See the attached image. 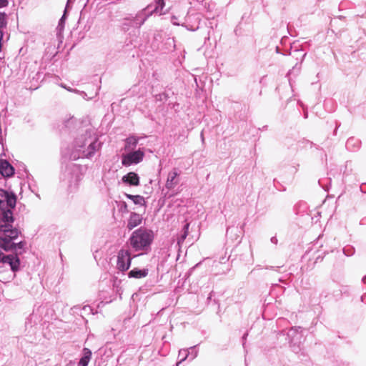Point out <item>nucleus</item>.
Masks as SVG:
<instances>
[{"mask_svg":"<svg viewBox=\"0 0 366 366\" xmlns=\"http://www.w3.org/2000/svg\"><path fill=\"white\" fill-rule=\"evenodd\" d=\"M153 238L152 231L140 227L132 232L129 242L134 251H146L152 244Z\"/></svg>","mask_w":366,"mask_h":366,"instance_id":"nucleus-1","label":"nucleus"},{"mask_svg":"<svg viewBox=\"0 0 366 366\" xmlns=\"http://www.w3.org/2000/svg\"><path fill=\"white\" fill-rule=\"evenodd\" d=\"M100 147L101 144L98 142L97 137H84L82 142L80 139L76 142V150L81 153V157L89 158L92 157L100 149Z\"/></svg>","mask_w":366,"mask_h":366,"instance_id":"nucleus-2","label":"nucleus"},{"mask_svg":"<svg viewBox=\"0 0 366 366\" xmlns=\"http://www.w3.org/2000/svg\"><path fill=\"white\" fill-rule=\"evenodd\" d=\"M132 257L129 250L122 249L117 254V267L119 271L124 272L129 269L132 262Z\"/></svg>","mask_w":366,"mask_h":366,"instance_id":"nucleus-3","label":"nucleus"},{"mask_svg":"<svg viewBox=\"0 0 366 366\" xmlns=\"http://www.w3.org/2000/svg\"><path fill=\"white\" fill-rule=\"evenodd\" d=\"M144 156V152L141 149L129 152L122 156V164L123 166L129 167L132 164H137L142 161Z\"/></svg>","mask_w":366,"mask_h":366,"instance_id":"nucleus-4","label":"nucleus"},{"mask_svg":"<svg viewBox=\"0 0 366 366\" xmlns=\"http://www.w3.org/2000/svg\"><path fill=\"white\" fill-rule=\"evenodd\" d=\"M16 203V195L4 189H0V209L14 208Z\"/></svg>","mask_w":366,"mask_h":366,"instance_id":"nucleus-5","label":"nucleus"},{"mask_svg":"<svg viewBox=\"0 0 366 366\" xmlns=\"http://www.w3.org/2000/svg\"><path fill=\"white\" fill-rule=\"evenodd\" d=\"M301 332V327H299L298 329L292 328L288 332V337L291 338L290 347L295 353H299V352L301 350L300 345V340L302 337Z\"/></svg>","mask_w":366,"mask_h":366,"instance_id":"nucleus-6","label":"nucleus"},{"mask_svg":"<svg viewBox=\"0 0 366 366\" xmlns=\"http://www.w3.org/2000/svg\"><path fill=\"white\" fill-rule=\"evenodd\" d=\"M150 7L151 6L149 5L145 9L139 11L132 19L129 18H125L124 21L132 20L134 23V26L137 28L141 27L147 21V19L154 13V11L147 12V10H149Z\"/></svg>","mask_w":366,"mask_h":366,"instance_id":"nucleus-7","label":"nucleus"},{"mask_svg":"<svg viewBox=\"0 0 366 366\" xmlns=\"http://www.w3.org/2000/svg\"><path fill=\"white\" fill-rule=\"evenodd\" d=\"M12 209L13 208L9 207L4 209H0V229L2 228L11 227V224L14 220L11 211Z\"/></svg>","mask_w":366,"mask_h":366,"instance_id":"nucleus-8","label":"nucleus"},{"mask_svg":"<svg viewBox=\"0 0 366 366\" xmlns=\"http://www.w3.org/2000/svg\"><path fill=\"white\" fill-rule=\"evenodd\" d=\"M178 170L174 168L173 169L169 174L167 177V179L166 182L165 187L168 189H172L174 188L179 183V180L177 179V177L179 176Z\"/></svg>","mask_w":366,"mask_h":366,"instance_id":"nucleus-9","label":"nucleus"},{"mask_svg":"<svg viewBox=\"0 0 366 366\" xmlns=\"http://www.w3.org/2000/svg\"><path fill=\"white\" fill-rule=\"evenodd\" d=\"M123 183L127 184L129 186H138L139 185V175L133 172L127 173L122 178Z\"/></svg>","mask_w":366,"mask_h":366,"instance_id":"nucleus-10","label":"nucleus"},{"mask_svg":"<svg viewBox=\"0 0 366 366\" xmlns=\"http://www.w3.org/2000/svg\"><path fill=\"white\" fill-rule=\"evenodd\" d=\"M142 217L140 214L135 212H132L127 227L129 230H132L133 228L139 225L142 223Z\"/></svg>","mask_w":366,"mask_h":366,"instance_id":"nucleus-11","label":"nucleus"},{"mask_svg":"<svg viewBox=\"0 0 366 366\" xmlns=\"http://www.w3.org/2000/svg\"><path fill=\"white\" fill-rule=\"evenodd\" d=\"M0 173L4 177H11L14 173V169L6 160H4L0 163Z\"/></svg>","mask_w":366,"mask_h":366,"instance_id":"nucleus-12","label":"nucleus"},{"mask_svg":"<svg viewBox=\"0 0 366 366\" xmlns=\"http://www.w3.org/2000/svg\"><path fill=\"white\" fill-rule=\"evenodd\" d=\"M0 232H4V236L8 237L11 240L16 239L20 234V232L16 228L6 227L0 229Z\"/></svg>","mask_w":366,"mask_h":366,"instance_id":"nucleus-13","label":"nucleus"},{"mask_svg":"<svg viewBox=\"0 0 366 366\" xmlns=\"http://www.w3.org/2000/svg\"><path fill=\"white\" fill-rule=\"evenodd\" d=\"M148 269H140L138 268H134L128 273L129 278L140 279L145 277L148 274Z\"/></svg>","mask_w":366,"mask_h":366,"instance_id":"nucleus-14","label":"nucleus"},{"mask_svg":"<svg viewBox=\"0 0 366 366\" xmlns=\"http://www.w3.org/2000/svg\"><path fill=\"white\" fill-rule=\"evenodd\" d=\"M0 247L6 251H13V249H15L13 240L4 236L0 237Z\"/></svg>","mask_w":366,"mask_h":366,"instance_id":"nucleus-15","label":"nucleus"},{"mask_svg":"<svg viewBox=\"0 0 366 366\" xmlns=\"http://www.w3.org/2000/svg\"><path fill=\"white\" fill-rule=\"evenodd\" d=\"M139 139L134 136L129 137L125 140L124 149L127 151L134 150L138 144Z\"/></svg>","mask_w":366,"mask_h":366,"instance_id":"nucleus-16","label":"nucleus"},{"mask_svg":"<svg viewBox=\"0 0 366 366\" xmlns=\"http://www.w3.org/2000/svg\"><path fill=\"white\" fill-rule=\"evenodd\" d=\"M124 195L126 196L127 198L131 199L135 204L140 206H145L146 204V202L144 197L141 195H132L127 193H125Z\"/></svg>","mask_w":366,"mask_h":366,"instance_id":"nucleus-17","label":"nucleus"},{"mask_svg":"<svg viewBox=\"0 0 366 366\" xmlns=\"http://www.w3.org/2000/svg\"><path fill=\"white\" fill-rule=\"evenodd\" d=\"M26 244V243L25 241H21L19 243H14L15 249H14L13 251L16 252V254L15 255L11 254V255L19 259L18 257V254H21L23 252H24ZM19 260L20 261V259H19Z\"/></svg>","mask_w":366,"mask_h":366,"instance_id":"nucleus-18","label":"nucleus"},{"mask_svg":"<svg viewBox=\"0 0 366 366\" xmlns=\"http://www.w3.org/2000/svg\"><path fill=\"white\" fill-rule=\"evenodd\" d=\"M71 172L73 174H75V178L73 179V178L69 181V187L72 190L73 189H75L78 184V182L79 181V177L77 175L79 172V169L77 167H74L71 169Z\"/></svg>","mask_w":366,"mask_h":366,"instance_id":"nucleus-19","label":"nucleus"},{"mask_svg":"<svg viewBox=\"0 0 366 366\" xmlns=\"http://www.w3.org/2000/svg\"><path fill=\"white\" fill-rule=\"evenodd\" d=\"M196 346L191 347L189 349H181L179 351V356H182V359L177 363V366H179L182 362L189 357L190 353L189 350H193Z\"/></svg>","mask_w":366,"mask_h":366,"instance_id":"nucleus-20","label":"nucleus"},{"mask_svg":"<svg viewBox=\"0 0 366 366\" xmlns=\"http://www.w3.org/2000/svg\"><path fill=\"white\" fill-rule=\"evenodd\" d=\"M189 227V224L187 223L183 227V233L180 235V237L177 239V244L180 245L186 239L188 235V230Z\"/></svg>","mask_w":366,"mask_h":366,"instance_id":"nucleus-21","label":"nucleus"},{"mask_svg":"<svg viewBox=\"0 0 366 366\" xmlns=\"http://www.w3.org/2000/svg\"><path fill=\"white\" fill-rule=\"evenodd\" d=\"M193 19H194V21L197 23L196 26H192V25H189V24H182V26L186 27L187 29H188V30L193 31H196L199 28V24L200 23V19H199V16H194Z\"/></svg>","mask_w":366,"mask_h":366,"instance_id":"nucleus-22","label":"nucleus"},{"mask_svg":"<svg viewBox=\"0 0 366 366\" xmlns=\"http://www.w3.org/2000/svg\"><path fill=\"white\" fill-rule=\"evenodd\" d=\"M7 26L6 14L0 12V29L6 28Z\"/></svg>","mask_w":366,"mask_h":366,"instance_id":"nucleus-23","label":"nucleus"},{"mask_svg":"<svg viewBox=\"0 0 366 366\" xmlns=\"http://www.w3.org/2000/svg\"><path fill=\"white\" fill-rule=\"evenodd\" d=\"M156 6L152 11H154V12H159V11H162L164 6V0H156Z\"/></svg>","mask_w":366,"mask_h":366,"instance_id":"nucleus-24","label":"nucleus"},{"mask_svg":"<svg viewBox=\"0 0 366 366\" xmlns=\"http://www.w3.org/2000/svg\"><path fill=\"white\" fill-rule=\"evenodd\" d=\"M90 360L87 357H82L79 362V366H87Z\"/></svg>","mask_w":366,"mask_h":366,"instance_id":"nucleus-25","label":"nucleus"},{"mask_svg":"<svg viewBox=\"0 0 366 366\" xmlns=\"http://www.w3.org/2000/svg\"><path fill=\"white\" fill-rule=\"evenodd\" d=\"M83 357H87V358H89L90 360L91 357H92V351L89 349H88V348H84V350H83Z\"/></svg>","mask_w":366,"mask_h":366,"instance_id":"nucleus-26","label":"nucleus"},{"mask_svg":"<svg viewBox=\"0 0 366 366\" xmlns=\"http://www.w3.org/2000/svg\"><path fill=\"white\" fill-rule=\"evenodd\" d=\"M64 19H65V13L64 14L62 17L60 19V20L59 21L58 27H61H61L64 26Z\"/></svg>","mask_w":366,"mask_h":366,"instance_id":"nucleus-27","label":"nucleus"},{"mask_svg":"<svg viewBox=\"0 0 366 366\" xmlns=\"http://www.w3.org/2000/svg\"><path fill=\"white\" fill-rule=\"evenodd\" d=\"M8 4V0H0V8L4 7Z\"/></svg>","mask_w":366,"mask_h":366,"instance_id":"nucleus-28","label":"nucleus"},{"mask_svg":"<svg viewBox=\"0 0 366 366\" xmlns=\"http://www.w3.org/2000/svg\"><path fill=\"white\" fill-rule=\"evenodd\" d=\"M198 355V351L195 350L194 352L191 353V360H194L195 357H197Z\"/></svg>","mask_w":366,"mask_h":366,"instance_id":"nucleus-29","label":"nucleus"},{"mask_svg":"<svg viewBox=\"0 0 366 366\" xmlns=\"http://www.w3.org/2000/svg\"><path fill=\"white\" fill-rule=\"evenodd\" d=\"M122 209L127 210V204L126 202H123L121 205Z\"/></svg>","mask_w":366,"mask_h":366,"instance_id":"nucleus-30","label":"nucleus"},{"mask_svg":"<svg viewBox=\"0 0 366 366\" xmlns=\"http://www.w3.org/2000/svg\"><path fill=\"white\" fill-rule=\"evenodd\" d=\"M360 189L362 192H365L366 193V184H362L361 187H360Z\"/></svg>","mask_w":366,"mask_h":366,"instance_id":"nucleus-31","label":"nucleus"},{"mask_svg":"<svg viewBox=\"0 0 366 366\" xmlns=\"http://www.w3.org/2000/svg\"><path fill=\"white\" fill-rule=\"evenodd\" d=\"M61 86L63 88L66 89V90L69 91V92H72L73 91L71 88L66 87V86L61 85Z\"/></svg>","mask_w":366,"mask_h":366,"instance_id":"nucleus-32","label":"nucleus"},{"mask_svg":"<svg viewBox=\"0 0 366 366\" xmlns=\"http://www.w3.org/2000/svg\"><path fill=\"white\" fill-rule=\"evenodd\" d=\"M61 86L63 88L66 89V90L69 91V92H72L73 91L71 88L66 87V86L61 85Z\"/></svg>","mask_w":366,"mask_h":366,"instance_id":"nucleus-33","label":"nucleus"},{"mask_svg":"<svg viewBox=\"0 0 366 366\" xmlns=\"http://www.w3.org/2000/svg\"><path fill=\"white\" fill-rule=\"evenodd\" d=\"M353 141L352 139H350L347 142V147H349V145L351 144V142Z\"/></svg>","mask_w":366,"mask_h":366,"instance_id":"nucleus-34","label":"nucleus"},{"mask_svg":"<svg viewBox=\"0 0 366 366\" xmlns=\"http://www.w3.org/2000/svg\"><path fill=\"white\" fill-rule=\"evenodd\" d=\"M271 241H272V242H273V243H276V242H277V239H276L275 237H272V238L271 239Z\"/></svg>","mask_w":366,"mask_h":366,"instance_id":"nucleus-35","label":"nucleus"},{"mask_svg":"<svg viewBox=\"0 0 366 366\" xmlns=\"http://www.w3.org/2000/svg\"><path fill=\"white\" fill-rule=\"evenodd\" d=\"M201 139H202V142L204 141V136H203V132L201 133Z\"/></svg>","mask_w":366,"mask_h":366,"instance_id":"nucleus-36","label":"nucleus"},{"mask_svg":"<svg viewBox=\"0 0 366 366\" xmlns=\"http://www.w3.org/2000/svg\"><path fill=\"white\" fill-rule=\"evenodd\" d=\"M174 25H180L179 23L177 22V21H172Z\"/></svg>","mask_w":366,"mask_h":366,"instance_id":"nucleus-37","label":"nucleus"},{"mask_svg":"<svg viewBox=\"0 0 366 366\" xmlns=\"http://www.w3.org/2000/svg\"><path fill=\"white\" fill-rule=\"evenodd\" d=\"M306 56V53L302 54V59Z\"/></svg>","mask_w":366,"mask_h":366,"instance_id":"nucleus-38","label":"nucleus"},{"mask_svg":"<svg viewBox=\"0 0 366 366\" xmlns=\"http://www.w3.org/2000/svg\"><path fill=\"white\" fill-rule=\"evenodd\" d=\"M247 335V334H245L244 336H243V339H245L246 336Z\"/></svg>","mask_w":366,"mask_h":366,"instance_id":"nucleus-39","label":"nucleus"},{"mask_svg":"<svg viewBox=\"0 0 366 366\" xmlns=\"http://www.w3.org/2000/svg\"><path fill=\"white\" fill-rule=\"evenodd\" d=\"M124 25H125V26H129V24H127V23H124Z\"/></svg>","mask_w":366,"mask_h":366,"instance_id":"nucleus-40","label":"nucleus"},{"mask_svg":"<svg viewBox=\"0 0 366 366\" xmlns=\"http://www.w3.org/2000/svg\"><path fill=\"white\" fill-rule=\"evenodd\" d=\"M229 229H230L229 228H227V233L229 232Z\"/></svg>","mask_w":366,"mask_h":366,"instance_id":"nucleus-41","label":"nucleus"},{"mask_svg":"<svg viewBox=\"0 0 366 366\" xmlns=\"http://www.w3.org/2000/svg\"><path fill=\"white\" fill-rule=\"evenodd\" d=\"M366 277H363L362 280L365 282Z\"/></svg>","mask_w":366,"mask_h":366,"instance_id":"nucleus-42","label":"nucleus"}]
</instances>
